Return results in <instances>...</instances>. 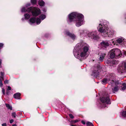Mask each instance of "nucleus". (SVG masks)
I'll return each mask as SVG.
<instances>
[{
	"instance_id": "obj_1",
	"label": "nucleus",
	"mask_w": 126,
	"mask_h": 126,
	"mask_svg": "<svg viewBox=\"0 0 126 126\" xmlns=\"http://www.w3.org/2000/svg\"><path fill=\"white\" fill-rule=\"evenodd\" d=\"M88 45L83 43L78 44L74 47L73 54L75 57L80 61L86 59L88 56Z\"/></svg>"
},
{
	"instance_id": "obj_2",
	"label": "nucleus",
	"mask_w": 126,
	"mask_h": 126,
	"mask_svg": "<svg viewBox=\"0 0 126 126\" xmlns=\"http://www.w3.org/2000/svg\"><path fill=\"white\" fill-rule=\"evenodd\" d=\"M109 23L107 20H102L100 21L97 29L99 32L103 37H112L116 33L114 30L109 29Z\"/></svg>"
},
{
	"instance_id": "obj_3",
	"label": "nucleus",
	"mask_w": 126,
	"mask_h": 126,
	"mask_svg": "<svg viewBox=\"0 0 126 126\" xmlns=\"http://www.w3.org/2000/svg\"><path fill=\"white\" fill-rule=\"evenodd\" d=\"M67 20L69 24L74 22L76 23V26L79 27L84 23V16L82 14L77 12H72L68 15Z\"/></svg>"
},
{
	"instance_id": "obj_4",
	"label": "nucleus",
	"mask_w": 126,
	"mask_h": 126,
	"mask_svg": "<svg viewBox=\"0 0 126 126\" xmlns=\"http://www.w3.org/2000/svg\"><path fill=\"white\" fill-rule=\"evenodd\" d=\"M31 5L30 3H27L25 6L22 7L21 9L22 12H31L33 16H36L39 15L41 13L40 9L37 7H31L28 8Z\"/></svg>"
},
{
	"instance_id": "obj_5",
	"label": "nucleus",
	"mask_w": 126,
	"mask_h": 126,
	"mask_svg": "<svg viewBox=\"0 0 126 126\" xmlns=\"http://www.w3.org/2000/svg\"><path fill=\"white\" fill-rule=\"evenodd\" d=\"M106 97H103L101 98H100L101 102L99 106L101 108H105L107 106V105L110 104L111 103L110 99L109 98V94L107 95Z\"/></svg>"
},
{
	"instance_id": "obj_6",
	"label": "nucleus",
	"mask_w": 126,
	"mask_h": 126,
	"mask_svg": "<svg viewBox=\"0 0 126 126\" xmlns=\"http://www.w3.org/2000/svg\"><path fill=\"white\" fill-rule=\"evenodd\" d=\"M115 75L114 73H109L107 75V77L104 79L102 81V83L105 84L110 81V82L112 83L114 81L115 79Z\"/></svg>"
},
{
	"instance_id": "obj_7",
	"label": "nucleus",
	"mask_w": 126,
	"mask_h": 126,
	"mask_svg": "<svg viewBox=\"0 0 126 126\" xmlns=\"http://www.w3.org/2000/svg\"><path fill=\"white\" fill-rule=\"evenodd\" d=\"M86 32L87 33V35L88 37L94 40H97L99 38L96 30L88 31Z\"/></svg>"
},
{
	"instance_id": "obj_8",
	"label": "nucleus",
	"mask_w": 126,
	"mask_h": 126,
	"mask_svg": "<svg viewBox=\"0 0 126 126\" xmlns=\"http://www.w3.org/2000/svg\"><path fill=\"white\" fill-rule=\"evenodd\" d=\"M117 71L120 73H123L126 72V62L123 61L121 62L119 65L118 66L117 69Z\"/></svg>"
},
{
	"instance_id": "obj_9",
	"label": "nucleus",
	"mask_w": 126,
	"mask_h": 126,
	"mask_svg": "<svg viewBox=\"0 0 126 126\" xmlns=\"http://www.w3.org/2000/svg\"><path fill=\"white\" fill-rule=\"evenodd\" d=\"M109 44L108 40H103L100 43V47L102 49L106 50L109 46Z\"/></svg>"
},
{
	"instance_id": "obj_10",
	"label": "nucleus",
	"mask_w": 126,
	"mask_h": 126,
	"mask_svg": "<svg viewBox=\"0 0 126 126\" xmlns=\"http://www.w3.org/2000/svg\"><path fill=\"white\" fill-rule=\"evenodd\" d=\"M100 69V68L98 65L95 67L92 75L95 77H97L99 74Z\"/></svg>"
},
{
	"instance_id": "obj_11",
	"label": "nucleus",
	"mask_w": 126,
	"mask_h": 126,
	"mask_svg": "<svg viewBox=\"0 0 126 126\" xmlns=\"http://www.w3.org/2000/svg\"><path fill=\"white\" fill-rule=\"evenodd\" d=\"M114 81V82H113L112 83H111V84H112V85L113 84H114L115 85V86L112 89L113 92L114 93H115V92H117L119 89V87L120 86V85H121L120 83H119L117 81L116 82H115V79Z\"/></svg>"
},
{
	"instance_id": "obj_12",
	"label": "nucleus",
	"mask_w": 126,
	"mask_h": 126,
	"mask_svg": "<svg viewBox=\"0 0 126 126\" xmlns=\"http://www.w3.org/2000/svg\"><path fill=\"white\" fill-rule=\"evenodd\" d=\"M46 17V15L44 14H41L39 16V17H37L36 19V24L37 25L39 24L42 20Z\"/></svg>"
},
{
	"instance_id": "obj_13",
	"label": "nucleus",
	"mask_w": 126,
	"mask_h": 126,
	"mask_svg": "<svg viewBox=\"0 0 126 126\" xmlns=\"http://www.w3.org/2000/svg\"><path fill=\"white\" fill-rule=\"evenodd\" d=\"M113 50H114V52L116 56L118 58H120L122 56V52L119 49L115 48L113 49Z\"/></svg>"
},
{
	"instance_id": "obj_14",
	"label": "nucleus",
	"mask_w": 126,
	"mask_h": 126,
	"mask_svg": "<svg viewBox=\"0 0 126 126\" xmlns=\"http://www.w3.org/2000/svg\"><path fill=\"white\" fill-rule=\"evenodd\" d=\"M98 58L99 61L102 62L103 61L106 54L103 53L99 52L98 53Z\"/></svg>"
},
{
	"instance_id": "obj_15",
	"label": "nucleus",
	"mask_w": 126,
	"mask_h": 126,
	"mask_svg": "<svg viewBox=\"0 0 126 126\" xmlns=\"http://www.w3.org/2000/svg\"><path fill=\"white\" fill-rule=\"evenodd\" d=\"M124 39V38L122 37H120L118 38L115 41L116 45H122V43H123Z\"/></svg>"
},
{
	"instance_id": "obj_16",
	"label": "nucleus",
	"mask_w": 126,
	"mask_h": 126,
	"mask_svg": "<svg viewBox=\"0 0 126 126\" xmlns=\"http://www.w3.org/2000/svg\"><path fill=\"white\" fill-rule=\"evenodd\" d=\"M65 34L73 40L75 39L76 38V36L73 33H70L68 31H66Z\"/></svg>"
},
{
	"instance_id": "obj_17",
	"label": "nucleus",
	"mask_w": 126,
	"mask_h": 126,
	"mask_svg": "<svg viewBox=\"0 0 126 126\" xmlns=\"http://www.w3.org/2000/svg\"><path fill=\"white\" fill-rule=\"evenodd\" d=\"M86 31L85 30L79 29L78 30V32L80 36L81 37H82L85 36V33Z\"/></svg>"
},
{
	"instance_id": "obj_18",
	"label": "nucleus",
	"mask_w": 126,
	"mask_h": 126,
	"mask_svg": "<svg viewBox=\"0 0 126 126\" xmlns=\"http://www.w3.org/2000/svg\"><path fill=\"white\" fill-rule=\"evenodd\" d=\"M113 50V49L111 50L110 51L108 54V55L111 59H113L116 56Z\"/></svg>"
},
{
	"instance_id": "obj_19",
	"label": "nucleus",
	"mask_w": 126,
	"mask_h": 126,
	"mask_svg": "<svg viewBox=\"0 0 126 126\" xmlns=\"http://www.w3.org/2000/svg\"><path fill=\"white\" fill-rule=\"evenodd\" d=\"M36 19L35 17H32L30 18L29 20V23L31 25H32L34 23L36 22Z\"/></svg>"
},
{
	"instance_id": "obj_20",
	"label": "nucleus",
	"mask_w": 126,
	"mask_h": 126,
	"mask_svg": "<svg viewBox=\"0 0 126 126\" xmlns=\"http://www.w3.org/2000/svg\"><path fill=\"white\" fill-rule=\"evenodd\" d=\"M106 63L108 65H110V66H113L115 64V61H114L107 60L106 61Z\"/></svg>"
},
{
	"instance_id": "obj_21",
	"label": "nucleus",
	"mask_w": 126,
	"mask_h": 126,
	"mask_svg": "<svg viewBox=\"0 0 126 126\" xmlns=\"http://www.w3.org/2000/svg\"><path fill=\"white\" fill-rule=\"evenodd\" d=\"M24 18H22L21 19L22 21H24L25 19L26 20L28 19L30 17V15L28 14H26L24 15Z\"/></svg>"
},
{
	"instance_id": "obj_22",
	"label": "nucleus",
	"mask_w": 126,
	"mask_h": 126,
	"mask_svg": "<svg viewBox=\"0 0 126 126\" xmlns=\"http://www.w3.org/2000/svg\"><path fill=\"white\" fill-rule=\"evenodd\" d=\"M20 94L19 93H18L15 94L14 95V97L16 99H20Z\"/></svg>"
},
{
	"instance_id": "obj_23",
	"label": "nucleus",
	"mask_w": 126,
	"mask_h": 126,
	"mask_svg": "<svg viewBox=\"0 0 126 126\" xmlns=\"http://www.w3.org/2000/svg\"><path fill=\"white\" fill-rule=\"evenodd\" d=\"M38 4L40 6H42L45 4V3L42 0H39L38 2Z\"/></svg>"
},
{
	"instance_id": "obj_24",
	"label": "nucleus",
	"mask_w": 126,
	"mask_h": 126,
	"mask_svg": "<svg viewBox=\"0 0 126 126\" xmlns=\"http://www.w3.org/2000/svg\"><path fill=\"white\" fill-rule=\"evenodd\" d=\"M121 87V89L122 90H125L126 88V84L125 83H123L121 85H120Z\"/></svg>"
},
{
	"instance_id": "obj_25",
	"label": "nucleus",
	"mask_w": 126,
	"mask_h": 126,
	"mask_svg": "<svg viewBox=\"0 0 126 126\" xmlns=\"http://www.w3.org/2000/svg\"><path fill=\"white\" fill-rule=\"evenodd\" d=\"M109 41V46L110 45H112L113 44L114 45H116V42L115 41H114L113 39L110 40V41Z\"/></svg>"
},
{
	"instance_id": "obj_26",
	"label": "nucleus",
	"mask_w": 126,
	"mask_h": 126,
	"mask_svg": "<svg viewBox=\"0 0 126 126\" xmlns=\"http://www.w3.org/2000/svg\"><path fill=\"white\" fill-rule=\"evenodd\" d=\"M5 105L6 107L8 109H9L10 110H12V107L11 105L8 104H6Z\"/></svg>"
},
{
	"instance_id": "obj_27",
	"label": "nucleus",
	"mask_w": 126,
	"mask_h": 126,
	"mask_svg": "<svg viewBox=\"0 0 126 126\" xmlns=\"http://www.w3.org/2000/svg\"><path fill=\"white\" fill-rule=\"evenodd\" d=\"M120 114L124 117H126V111H123L121 112Z\"/></svg>"
},
{
	"instance_id": "obj_28",
	"label": "nucleus",
	"mask_w": 126,
	"mask_h": 126,
	"mask_svg": "<svg viewBox=\"0 0 126 126\" xmlns=\"http://www.w3.org/2000/svg\"><path fill=\"white\" fill-rule=\"evenodd\" d=\"M1 79L2 80H4V78L3 77H0V86L1 87L3 85V83L1 81Z\"/></svg>"
},
{
	"instance_id": "obj_29",
	"label": "nucleus",
	"mask_w": 126,
	"mask_h": 126,
	"mask_svg": "<svg viewBox=\"0 0 126 126\" xmlns=\"http://www.w3.org/2000/svg\"><path fill=\"white\" fill-rule=\"evenodd\" d=\"M124 40L123 41V42L122 43V44L121 45L126 47V39H124Z\"/></svg>"
},
{
	"instance_id": "obj_30",
	"label": "nucleus",
	"mask_w": 126,
	"mask_h": 126,
	"mask_svg": "<svg viewBox=\"0 0 126 126\" xmlns=\"http://www.w3.org/2000/svg\"><path fill=\"white\" fill-rule=\"evenodd\" d=\"M87 126H93L94 125L92 123L90 122H87L86 123Z\"/></svg>"
},
{
	"instance_id": "obj_31",
	"label": "nucleus",
	"mask_w": 126,
	"mask_h": 126,
	"mask_svg": "<svg viewBox=\"0 0 126 126\" xmlns=\"http://www.w3.org/2000/svg\"><path fill=\"white\" fill-rule=\"evenodd\" d=\"M37 0H31V1L32 4L33 5L36 4Z\"/></svg>"
},
{
	"instance_id": "obj_32",
	"label": "nucleus",
	"mask_w": 126,
	"mask_h": 126,
	"mask_svg": "<svg viewBox=\"0 0 126 126\" xmlns=\"http://www.w3.org/2000/svg\"><path fill=\"white\" fill-rule=\"evenodd\" d=\"M16 116V114L15 112H13L12 113V117H14L15 118Z\"/></svg>"
},
{
	"instance_id": "obj_33",
	"label": "nucleus",
	"mask_w": 126,
	"mask_h": 126,
	"mask_svg": "<svg viewBox=\"0 0 126 126\" xmlns=\"http://www.w3.org/2000/svg\"><path fill=\"white\" fill-rule=\"evenodd\" d=\"M122 52V56H126V51H123Z\"/></svg>"
},
{
	"instance_id": "obj_34",
	"label": "nucleus",
	"mask_w": 126,
	"mask_h": 126,
	"mask_svg": "<svg viewBox=\"0 0 126 126\" xmlns=\"http://www.w3.org/2000/svg\"><path fill=\"white\" fill-rule=\"evenodd\" d=\"M69 116L70 117L71 119H73L74 118V117L72 114H69Z\"/></svg>"
},
{
	"instance_id": "obj_35",
	"label": "nucleus",
	"mask_w": 126,
	"mask_h": 126,
	"mask_svg": "<svg viewBox=\"0 0 126 126\" xmlns=\"http://www.w3.org/2000/svg\"><path fill=\"white\" fill-rule=\"evenodd\" d=\"M4 44L2 43H0V49L2 48L3 47Z\"/></svg>"
},
{
	"instance_id": "obj_36",
	"label": "nucleus",
	"mask_w": 126,
	"mask_h": 126,
	"mask_svg": "<svg viewBox=\"0 0 126 126\" xmlns=\"http://www.w3.org/2000/svg\"><path fill=\"white\" fill-rule=\"evenodd\" d=\"M80 120L79 119H77L75 120H74V123H76L77 122L79 121Z\"/></svg>"
},
{
	"instance_id": "obj_37",
	"label": "nucleus",
	"mask_w": 126,
	"mask_h": 126,
	"mask_svg": "<svg viewBox=\"0 0 126 126\" xmlns=\"http://www.w3.org/2000/svg\"><path fill=\"white\" fill-rule=\"evenodd\" d=\"M2 92L3 94H5V90L3 88H2Z\"/></svg>"
},
{
	"instance_id": "obj_38",
	"label": "nucleus",
	"mask_w": 126,
	"mask_h": 126,
	"mask_svg": "<svg viewBox=\"0 0 126 126\" xmlns=\"http://www.w3.org/2000/svg\"><path fill=\"white\" fill-rule=\"evenodd\" d=\"M11 87L10 86H8V88L7 89V91L8 90H11Z\"/></svg>"
},
{
	"instance_id": "obj_39",
	"label": "nucleus",
	"mask_w": 126,
	"mask_h": 126,
	"mask_svg": "<svg viewBox=\"0 0 126 126\" xmlns=\"http://www.w3.org/2000/svg\"><path fill=\"white\" fill-rule=\"evenodd\" d=\"M14 120H13L12 119L10 120V123L11 124L12 123L14 122Z\"/></svg>"
},
{
	"instance_id": "obj_40",
	"label": "nucleus",
	"mask_w": 126,
	"mask_h": 126,
	"mask_svg": "<svg viewBox=\"0 0 126 126\" xmlns=\"http://www.w3.org/2000/svg\"><path fill=\"white\" fill-rule=\"evenodd\" d=\"M1 63H2V60L0 59V68L1 67Z\"/></svg>"
},
{
	"instance_id": "obj_41",
	"label": "nucleus",
	"mask_w": 126,
	"mask_h": 126,
	"mask_svg": "<svg viewBox=\"0 0 126 126\" xmlns=\"http://www.w3.org/2000/svg\"><path fill=\"white\" fill-rule=\"evenodd\" d=\"M8 80H5L4 81V83L5 84L8 83Z\"/></svg>"
},
{
	"instance_id": "obj_42",
	"label": "nucleus",
	"mask_w": 126,
	"mask_h": 126,
	"mask_svg": "<svg viewBox=\"0 0 126 126\" xmlns=\"http://www.w3.org/2000/svg\"><path fill=\"white\" fill-rule=\"evenodd\" d=\"M81 122V123L84 125L85 124V122L83 120Z\"/></svg>"
},
{
	"instance_id": "obj_43",
	"label": "nucleus",
	"mask_w": 126,
	"mask_h": 126,
	"mask_svg": "<svg viewBox=\"0 0 126 126\" xmlns=\"http://www.w3.org/2000/svg\"><path fill=\"white\" fill-rule=\"evenodd\" d=\"M42 10L43 12H46L47 11V9L46 8H44Z\"/></svg>"
},
{
	"instance_id": "obj_44",
	"label": "nucleus",
	"mask_w": 126,
	"mask_h": 126,
	"mask_svg": "<svg viewBox=\"0 0 126 126\" xmlns=\"http://www.w3.org/2000/svg\"><path fill=\"white\" fill-rule=\"evenodd\" d=\"M1 75L2 76H3L4 75V73L2 72H0Z\"/></svg>"
},
{
	"instance_id": "obj_45",
	"label": "nucleus",
	"mask_w": 126,
	"mask_h": 126,
	"mask_svg": "<svg viewBox=\"0 0 126 126\" xmlns=\"http://www.w3.org/2000/svg\"><path fill=\"white\" fill-rule=\"evenodd\" d=\"M2 126H6V123H3L2 124Z\"/></svg>"
},
{
	"instance_id": "obj_46",
	"label": "nucleus",
	"mask_w": 126,
	"mask_h": 126,
	"mask_svg": "<svg viewBox=\"0 0 126 126\" xmlns=\"http://www.w3.org/2000/svg\"><path fill=\"white\" fill-rule=\"evenodd\" d=\"M74 120H71V121L70 122L71 123H74Z\"/></svg>"
},
{
	"instance_id": "obj_47",
	"label": "nucleus",
	"mask_w": 126,
	"mask_h": 126,
	"mask_svg": "<svg viewBox=\"0 0 126 126\" xmlns=\"http://www.w3.org/2000/svg\"><path fill=\"white\" fill-rule=\"evenodd\" d=\"M124 17H125V19L126 20V14H125Z\"/></svg>"
},
{
	"instance_id": "obj_48",
	"label": "nucleus",
	"mask_w": 126,
	"mask_h": 126,
	"mask_svg": "<svg viewBox=\"0 0 126 126\" xmlns=\"http://www.w3.org/2000/svg\"><path fill=\"white\" fill-rule=\"evenodd\" d=\"M70 126H76V125H72V124H70Z\"/></svg>"
},
{
	"instance_id": "obj_49",
	"label": "nucleus",
	"mask_w": 126,
	"mask_h": 126,
	"mask_svg": "<svg viewBox=\"0 0 126 126\" xmlns=\"http://www.w3.org/2000/svg\"><path fill=\"white\" fill-rule=\"evenodd\" d=\"M6 94H7V95H8V92H7L6 93Z\"/></svg>"
},
{
	"instance_id": "obj_50",
	"label": "nucleus",
	"mask_w": 126,
	"mask_h": 126,
	"mask_svg": "<svg viewBox=\"0 0 126 126\" xmlns=\"http://www.w3.org/2000/svg\"><path fill=\"white\" fill-rule=\"evenodd\" d=\"M12 126H16V125L15 124V125H13Z\"/></svg>"
}]
</instances>
